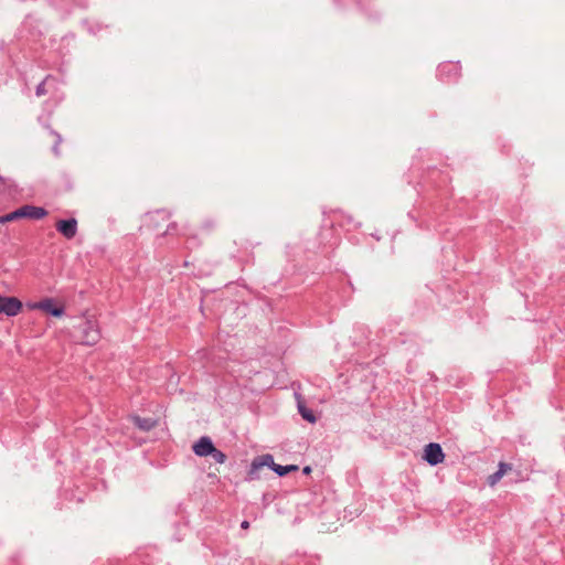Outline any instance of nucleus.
<instances>
[{
	"label": "nucleus",
	"instance_id": "obj_14",
	"mask_svg": "<svg viewBox=\"0 0 565 565\" xmlns=\"http://www.w3.org/2000/svg\"><path fill=\"white\" fill-rule=\"evenodd\" d=\"M18 218H19V216H18V212L15 210V211H13L11 213H8V214H6L3 216H0V224L12 222V221H15Z\"/></svg>",
	"mask_w": 565,
	"mask_h": 565
},
{
	"label": "nucleus",
	"instance_id": "obj_3",
	"mask_svg": "<svg viewBox=\"0 0 565 565\" xmlns=\"http://www.w3.org/2000/svg\"><path fill=\"white\" fill-rule=\"evenodd\" d=\"M438 76L444 82H457L461 76V66L458 62H444L438 66Z\"/></svg>",
	"mask_w": 565,
	"mask_h": 565
},
{
	"label": "nucleus",
	"instance_id": "obj_13",
	"mask_svg": "<svg viewBox=\"0 0 565 565\" xmlns=\"http://www.w3.org/2000/svg\"><path fill=\"white\" fill-rule=\"evenodd\" d=\"M211 457L218 463H224L226 460V455L216 448H214V451L211 454Z\"/></svg>",
	"mask_w": 565,
	"mask_h": 565
},
{
	"label": "nucleus",
	"instance_id": "obj_12",
	"mask_svg": "<svg viewBox=\"0 0 565 565\" xmlns=\"http://www.w3.org/2000/svg\"><path fill=\"white\" fill-rule=\"evenodd\" d=\"M298 409L302 418L311 424L316 423L317 418L313 412L306 407L305 403L298 397Z\"/></svg>",
	"mask_w": 565,
	"mask_h": 565
},
{
	"label": "nucleus",
	"instance_id": "obj_7",
	"mask_svg": "<svg viewBox=\"0 0 565 565\" xmlns=\"http://www.w3.org/2000/svg\"><path fill=\"white\" fill-rule=\"evenodd\" d=\"M19 218L26 217L40 220L47 215V211L40 206L24 205L17 210Z\"/></svg>",
	"mask_w": 565,
	"mask_h": 565
},
{
	"label": "nucleus",
	"instance_id": "obj_11",
	"mask_svg": "<svg viewBox=\"0 0 565 565\" xmlns=\"http://www.w3.org/2000/svg\"><path fill=\"white\" fill-rule=\"evenodd\" d=\"M134 424L141 430L149 431L157 426V420L153 418H141L140 416L131 417Z\"/></svg>",
	"mask_w": 565,
	"mask_h": 565
},
{
	"label": "nucleus",
	"instance_id": "obj_8",
	"mask_svg": "<svg viewBox=\"0 0 565 565\" xmlns=\"http://www.w3.org/2000/svg\"><path fill=\"white\" fill-rule=\"evenodd\" d=\"M214 445L210 437H201L192 447L194 454L199 457L211 456L214 451Z\"/></svg>",
	"mask_w": 565,
	"mask_h": 565
},
{
	"label": "nucleus",
	"instance_id": "obj_9",
	"mask_svg": "<svg viewBox=\"0 0 565 565\" xmlns=\"http://www.w3.org/2000/svg\"><path fill=\"white\" fill-rule=\"evenodd\" d=\"M56 230L66 238H73L77 233V222L75 218L61 220L56 223Z\"/></svg>",
	"mask_w": 565,
	"mask_h": 565
},
{
	"label": "nucleus",
	"instance_id": "obj_1",
	"mask_svg": "<svg viewBox=\"0 0 565 565\" xmlns=\"http://www.w3.org/2000/svg\"><path fill=\"white\" fill-rule=\"evenodd\" d=\"M78 328L81 331V342L85 345H94L102 338L100 329L94 315H85Z\"/></svg>",
	"mask_w": 565,
	"mask_h": 565
},
{
	"label": "nucleus",
	"instance_id": "obj_6",
	"mask_svg": "<svg viewBox=\"0 0 565 565\" xmlns=\"http://www.w3.org/2000/svg\"><path fill=\"white\" fill-rule=\"evenodd\" d=\"M26 307L31 310H42L54 317H62L64 313V309L55 306L54 300L51 298H45L39 302H29Z\"/></svg>",
	"mask_w": 565,
	"mask_h": 565
},
{
	"label": "nucleus",
	"instance_id": "obj_2",
	"mask_svg": "<svg viewBox=\"0 0 565 565\" xmlns=\"http://www.w3.org/2000/svg\"><path fill=\"white\" fill-rule=\"evenodd\" d=\"M268 466L270 467L277 475L279 476H286L287 473L291 471H297L299 467L297 465H289V466H280L274 462V458L271 455H264L255 458L252 461L249 475L255 473L260 468Z\"/></svg>",
	"mask_w": 565,
	"mask_h": 565
},
{
	"label": "nucleus",
	"instance_id": "obj_4",
	"mask_svg": "<svg viewBox=\"0 0 565 565\" xmlns=\"http://www.w3.org/2000/svg\"><path fill=\"white\" fill-rule=\"evenodd\" d=\"M22 307V302L17 297L0 295V313L8 317H15L21 312Z\"/></svg>",
	"mask_w": 565,
	"mask_h": 565
},
{
	"label": "nucleus",
	"instance_id": "obj_5",
	"mask_svg": "<svg viewBox=\"0 0 565 565\" xmlns=\"http://www.w3.org/2000/svg\"><path fill=\"white\" fill-rule=\"evenodd\" d=\"M423 458L430 466H437L445 460V454L438 443H429L424 449Z\"/></svg>",
	"mask_w": 565,
	"mask_h": 565
},
{
	"label": "nucleus",
	"instance_id": "obj_10",
	"mask_svg": "<svg viewBox=\"0 0 565 565\" xmlns=\"http://www.w3.org/2000/svg\"><path fill=\"white\" fill-rule=\"evenodd\" d=\"M509 470H511V465L505 463V462H500L498 466V470L488 477V480H487L488 484L490 487L495 486L500 481L502 476L505 472H508Z\"/></svg>",
	"mask_w": 565,
	"mask_h": 565
},
{
	"label": "nucleus",
	"instance_id": "obj_15",
	"mask_svg": "<svg viewBox=\"0 0 565 565\" xmlns=\"http://www.w3.org/2000/svg\"><path fill=\"white\" fill-rule=\"evenodd\" d=\"M241 526H242V529L246 530V529L249 527V522L248 521H243Z\"/></svg>",
	"mask_w": 565,
	"mask_h": 565
},
{
	"label": "nucleus",
	"instance_id": "obj_16",
	"mask_svg": "<svg viewBox=\"0 0 565 565\" xmlns=\"http://www.w3.org/2000/svg\"><path fill=\"white\" fill-rule=\"evenodd\" d=\"M311 472V468L309 466L303 468V473L309 475Z\"/></svg>",
	"mask_w": 565,
	"mask_h": 565
}]
</instances>
